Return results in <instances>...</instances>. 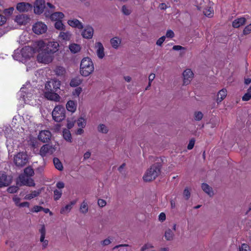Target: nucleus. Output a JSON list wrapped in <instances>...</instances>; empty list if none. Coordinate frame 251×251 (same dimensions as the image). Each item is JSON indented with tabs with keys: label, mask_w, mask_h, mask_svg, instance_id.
Masks as SVG:
<instances>
[{
	"label": "nucleus",
	"mask_w": 251,
	"mask_h": 251,
	"mask_svg": "<svg viewBox=\"0 0 251 251\" xmlns=\"http://www.w3.org/2000/svg\"><path fill=\"white\" fill-rule=\"evenodd\" d=\"M34 50L38 53L37 56V60L38 62L48 64L52 61L53 56L47 50H43L42 48H38V43L37 42L34 43Z\"/></svg>",
	"instance_id": "1"
},
{
	"label": "nucleus",
	"mask_w": 251,
	"mask_h": 251,
	"mask_svg": "<svg viewBox=\"0 0 251 251\" xmlns=\"http://www.w3.org/2000/svg\"><path fill=\"white\" fill-rule=\"evenodd\" d=\"M94 70V64L91 58L85 57L81 61L80 66V74L84 76H87Z\"/></svg>",
	"instance_id": "2"
},
{
	"label": "nucleus",
	"mask_w": 251,
	"mask_h": 251,
	"mask_svg": "<svg viewBox=\"0 0 251 251\" xmlns=\"http://www.w3.org/2000/svg\"><path fill=\"white\" fill-rule=\"evenodd\" d=\"M161 166L159 164L156 163L152 165L150 169L147 170L143 178L145 181H151L155 178L160 173Z\"/></svg>",
	"instance_id": "3"
},
{
	"label": "nucleus",
	"mask_w": 251,
	"mask_h": 251,
	"mask_svg": "<svg viewBox=\"0 0 251 251\" xmlns=\"http://www.w3.org/2000/svg\"><path fill=\"white\" fill-rule=\"evenodd\" d=\"M38 43V48H42L43 50H47L49 53L52 54L56 52L59 48V44L56 42H48L45 43L43 41L36 42Z\"/></svg>",
	"instance_id": "4"
},
{
	"label": "nucleus",
	"mask_w": 251,
	"mask_h": 251,
	"mask_svg": "<svg viewBox=\"0 0 251 251\" xmlns=\"http://www.w3.org/2000/svg\"><path fill=\"white\" fill-rule=\"evenodd\" d=\"M66 111L64 107L61 105L56 106L52 112L53 119L56 122H60L66 117Z\"/></svg>",
	"instance_id": "5"
},
{
	"label": "nucleus",
	"mask_w": 251,
	"mask_h": 251,
	"mask_svg": "<svg viewBox=\"0 0 251 251\" xmlns=\"http://www.w3.org/2000/svg\"><path fill=\"white\" fill-rule=\"evenodd\" d=\"M28 161V158L25 152H20L15 155L14 162L18 167H23Z\"/></svg>",
	"instance_id": "6"
},
{
	"label": "nucleus",
	"mask_w": 251,
	"mask_h": 251,
	"mask_svg": "<svg viewBox=\"0 0 251 251\" xmlns=\"http://www.w3.org/2000/svg\"><path fill=\"white\" fill-rule=\"evenodd\" d=\"M18 183L20 185H26L28 186H34L35 183L33 180L30 177L25 175H21L18 178Z\"/></svg>",
	"instance_id": "7"
},
{
	"label": "nucleus",
	"mask_w": 251,
	"mask_h": 251,
	"mask_svg": "<svg viewBox=\"0 0 251 251\" xmlns=\"http://www.w3.org/2000/svg\"><path fill=\"white\" fill-rule=\"evenodd\" d=\"M47 26L42 22H38L32 26L33 32L36 34H42L47 30Z\"/></svg>",
	"instance_id": "8"
},
{
	"label": "nucleus",
	"mask_w": 251,
	"mask_h": 251,
	"mask_svg": "<svg viewBox=\"0 0 251 251\" xmlns=\"http://www.w3.org/2000/svg\"><path fill=\"white\" fill-rule=\"evenodd\" d=\"M60 86V81L57 80L52 79L49 81L45 85V90H50L56 92Z\"/></svg>",
	"instance_id": "9"
},
{
	"label": "nucleus",
	"mask_w": 251,
	"mask_h": 251,
	"mask_svg": "<svg viewBox=\"0 0 251 251\" xmlns=\"http://www.w3.org/2000/svg\"><path fill=\"white\" fill-rule=\"evenodd\" d=\"M55 151V148L52 146L46 144L41 148L39 154L42 157H44L45 156L52 154Z\"/></svg>",
	"instance_id": "10"
},
{
	"label": "nucleus",
	"mask_w": 251,
	"mask_h": 251,
	"mask_svg": "<svg viewBox=\"0 0 251 251\" xmlns=\"http://www.w3.org/2000/svg\"><path fill=\"white\" fill-rule=\"evenodd\" d=\"M46 5L45 0H36L34 3V12L37 14H40L44 12Z\"/></svg>",
	"instance_id": "11"
},
{
	"label": "nucleus",
	"mask_w": 251,
	"mask_h": 251,
	"mask_svg": "<svg viewBox=\"0 0 251 251\" xmlns=\"http://www.w3.org/2000/svg\"><path fill=\"white\" fill-rule=\"evenodd\" d=\"M95 49L98 57L99 59H102L105 56L104 48L100 42H96L95 44Z\"/></svg>",
	"instance_id": "12"
},
{
	"label": "nucleus",
	"mask_w": 251,
	"mask_h": 251,
	"mask_svg": "<svg viewBox=\"0 0 251 251\" xmlns=\"http://www.w3.org/2000/svg\"><path fill=\"white\" fill-rule=\"evenodd\" d=\"M56 92L50 90H45L44 96L48 100L54 101H59L60 99V96L55 93Z\"/></svg>",
	"instance_id": "13"
},
{
	"label": "nucleus",
	"mask_w": 251,
	"mask_h": 251,
	"mask_svg": "<svg viewBox=\"0 0 251 251\" xmlns=\"http://www.w3.org/2000/svg\"><path fill=\"white\" fill-rule=\"evenodd\" d=\"M47 17L50 18L51 21H57L62 20L65 17L64 14L61 12H53L52 13L46 12Z\"/></svg>",
	"instance_id": "14"
},
{
	"label": "nucleus",
	"mask_w": 251,
	"mask_h": 251,
	"mask_svg": "<svg viewBox=\"0 0 251 251\" xmlns=\"http://www.w3.org/2000/svg\"><path fill=\"white\" fill-rule=\"evenodd\" d=\"M11 182L10 176H7L5 173H0V187L9 185Z\"/></svg>",
	"instance_id": "15"
},
{
	"label": "nucleus",
	"mask_w": 251,
	"mask_h": 251,
	"mask_svg": "<svg viewBox=\"0 0 251 251\" xmlns=\"http://www.w3.org/2000/svg\"><path fill=\"white\" fill-rule=\"evenodd\" d=\"M34 44L33 47H25L22 50V55L25 58H30L32 56L34 53H36L34 50Z\"/></svg>",
	"instance_id": "16"
},
{
	"label": "nucleus",
	"mask_w": 251,
	"mask_h": 251,
	"mask_svg": "<svg viewBox=\"0 0 251 251\" xmlns=\"http://www.w3.org/2000/svg\"><path fill=\"white\" fill-rule=\"evenodd\" d=\"M32 5L26 2H19L17 4L16 9L20 12H25L32 9Z\"/></svg>",
	"instance_id": "17"
},
{
	"label": "nucleus",
	"mask_w": 251,
	"mask_h": 251,
	"mask_svg": "<svg viewBox=\"0 0 251 251\" xmlns=\"http://www.w3.org/2000/svg\"><path fill=\"white\" fill-rule=\"evenodd\" d=\"M193 73L190 69L185 70L183 73V85H187L189 84L193 77Z\"/></svg>",
	"instance_id": "18"
},
{
	"label": "nucleus",
	"mask_w": 251,
	"mask_h": 251,
	"mask_svg": "<svg viewBox=\"0 0 251 251\" xmlns=\"http://www.w3.org/2000/svg\"><path fill=\"white\" fill-rule=\"evenodd\" d=\"M51 133L50 131L45 130L41 131L38 135V138L44 143L48 142L51 137Z\"/></svg>",
	"instance_id": "19"
},
{
	"label": "nucleus",
	"mask_w": 251,
	"mask_h": 251,
	"mask_svg": "<svg viewBox=\"0 0 251 251\" xmlns=\"http://www.w3.org/2000/svg\"><path fill=\"white\" fill-rule=\"evenodd\" d=\"M94 34V29L90 26H87L82 31L81 35L83 38L86 39H91Z\"/></svg>",
	"instance_id": "20"
},
{
	"label": "nucleus",
	"mask_w": 251,
	"mask_h": 251,
	"mask_svg": "<svg viewBox=\"0 0 251 251\" xmlns=\"http://www.w3.org/2000/svg\"><path fill=\"white\" fill-rule=\"evenodd\" d=\"M67 23L70 26L74 28H77L79 29H82L83 28L82 23L76 19L69 20Z\"/></svg>",
	"instance_id": "21"
},
{
	"label": "nucleus",
	"mask_w": 251,
	"mask_h": 251,
	"mask_svg": "<svg viewBox=\"0 0 251 251\" xmlns=\"http://www.w3.org/2000/svg\"><path fill=\"white\" fill-rule=\"evenodd\" d=\"M15 21L19 25H25L29 21V18L25 14H19L16 17Z\"/></svg>",
	"instance_id": "22"
},
{
	"label": "nucleus",
	"mask_w": 251,
	"mask_h": 251,
	"mask_svg": "<svg viewBox=\"0 0 251 251\" xmlns=\"http://www.w3.org/2000/svg\"><path fill=\"white\" fill-rule=\"evenodd\" d=\"M72 34L69 31L65 30L61 31L59 34V38L64 41H70L72 38Z\"/></svg>",
	"instance_id": "23"
},
{
	"label": "nucleus",
	"mask_w": 251,
	"mask_h": 251,
	"mask_svg": "<svg viewBox=\"0 0 251 251\" xmlns=\"http://www.w3.org/2000/svg\"><path fill=\"white\" fill-rule=\"evenodd\" d=\"M118 250V251H132V248L128 244H120L114 247L112 250Z\"/></svg>",
	"instance_id": "24"
},
{
	"label": "nucleus",
	"mask_w": 251,
	"mask_h": 251,
	"mask_svg": "<svg viewBox=\"0 0 251 251\" xmlns=\"http://www.w3.org/2000/svg\"><path fill=\"white\" fill-rule=\"evenodd\" d=\"M76 203V200H74L70 202V203L66 205L65 207H62L60 210V213L62 214H66L68 213L72 209L73 206Z\"/></svg>",
	"instance_id": "25"
},
{
	"label": "nucleus",
	"mask_w": 251,
	"mask_h": 251,
	"mask_svg": "<svg viewBox=\"0 0 251 251\" xmlns=\"http://www.w3.org/2000/svg\"><path fill=\"white\" fill-rule=\"evenodd\" d=\"M246 22V18L241 17L234 20L232 22V26L234 28H238L244 25Z\"/></svg>",
	"instance_id": "26"
},
{
	"label": "nucleus",
	"mask_w": 251,
	"mask_h": 251,
	"mask_svg": "<svg viewBox=\"0 0 251 251\" xmlns=\"http://www.w3.org/2000/svg\"><path fill=\"white\" fill-rule=\"evenodd\" d=\"M201 189L209 196L212 197L214 195V192L212 187L206 183H203L201 184Z\"/></svg>",
	"instance_id": "27"
},
{
	"label": "nucleus",
	"mask_w": 251,
	"mask_h": 251,
	"mask_svg": "<svg viewBox=\"0 0 251 251\" xmlns=\"http://www.w3.org/2000/svg\"><path fill=\"white\" fill-rule=\"evenodd\" d=\"M226 95H227V91L226 89H222V90L219 91L217 94V99H216V101H217V103H219V102H221L226 98Z\"/></svg>",
	"instance_id": "28"
},
{
	"label": "nucleus",
	"mask_w": 251,
	"mask_h": 251,
	"mask_svg": "<svg viewBox=\"0 0 251 251\" xmlns=\"http://www.w3.org/2000/svg\"><path fill=\"white\" fill-rule=\"evenodd\" d=\"M66 106L69 111L74 113L76 109L77 104L74 101L70 100L67 102Z\"/></svg>",
	"instance_id": "29"
},
{
	"label": "nucleus",
	"mask_w": 251,
	"mask_h": 251,
	"mask_svg": "<svg viewBox=\"0 0 251 251\" xmlns=\"http://www.w3.org/2000/svg\"><path fill=\"white\" fill-rule=\"evenodd\" d=\"M42 189L34 190L31 191L29 194H27L25 197V200H31L38 196L41 193Z\"/></svg>",
	"instance_id": "30"
},
{
	"label": "nucleus",
	"mask_w": 251,
	"mask_h": 251,
	"mask_svg": "<svg viewBox=\"0 0 251 251\" xmlns=\"http://www.w3.org/2000/svg\"><path fill=\"white\" fill-rule=\"evenodd\" d=\"M88 203L86 200H84L80 204L79 211L80 213L86 214L88 212Z\"/></svg>",
	"instance_id": "31"
},
{
	"label": "nucleus",
	"mask_w": 251,
	"mask_h": 251,
	"mask_svg": "<svg viewBox=\"0 0 251 251\" xmlns=\"http://www.w3.org/2000/svg\"><path fill=\"white\" fill-rule=\"evenodd\" d=\"M110 42L112 47L113 48L117 49L118 48L121 43V39L119 37H115L112 38Z\"/></svg>",
	"instance_id": "32"
},
{
	"label": "nucleus",
	"mask_w": 251,
	"mask_h": 251,
	"mask_svg": "<svg viewBox=\"0 0 251 251\" xmlns=\"http://www.w3.org/2000/svg\"><path fill=\"white\" fill-rule=\"evenodd\" d=\"M97 130L100 133L107 134L109 131V128L106 125L100 124L97 126Z\"/></svg>",
	"instance_id": "33"
},
{
	"label": "nucleus",
	"mask_w": 251,
	"mask_h": 251,
	"mask_svg": "<svg viewBox=\"0 0 251 251\" xmlns=\"http://www.w3.org/2000/svg\"><path fill=\"white\" fill-rule=\"evenodd\" d=\"M164 237L166 240L172 241L174 237V232L171 229H167L164 233Z\"/></svg>",
	"instance_id": "34"
},
{
	"label": "nucleus",
	"mask_w": 251,
	"mask_h": 251,
	"mask_svg": "<svg viewBox=\"0 0 251 251\" xmlns=\"http://www.w3.org/2000/svg\"><path fill=\"white\" fill-rule=\"evenodd\" d=\"M55 6L50 2H48L46 4V8H45L44 12V15L47 17L46 12H49L52 13L55 11Z\"/></svg>",
	"instance_id": "35"
},
{
	"label": "nucleus",
	"mask_w": 251,
	"mask_h": 251,
	"mask_svg": "<svg viewBox=\"0 0 251 251\" xmlns=\"http://www.w3.org/2000/svg\"><path fill=\"white\" fill-rule=\"evenodd\" d=\"M82 82V79L79 77H75L72 79L70 85L72 87H77Z\"/></svg>",
	"instance_id": "36"
},
{
	"label": "nucleus",
	"mask_w": 251,
	"mask_h": 251,
	"mask_svg": "<svg viewBox=\"0 0 251 251\" xmlns=\"http://www.w3.org/2000/svg\"><path fill=\"white\" fill-rule=\"evenodd\" d=\"M69 49L72 53H75L80 50L81 47L80 45L74 43L69 46Z\"/></svg>",
	"instance_id": "37"
},
{
	"label": "nucleus",
	"mask_w": 251,
	"mask_h": 251,
	"mask_svg": "<svg viewBox=\"0 0 251 251\" xmlns=\"http://www.w3.org/2000/svg\"><path fill=\"white\" fill-rule=\"evenodd\" d=\"M191 188L186 187L183 192V197L185 200H188L191 196Z\"/></svg>",
	"instance_id": "38"
},
{
	"label": "nucleus",
	"mask_w": 251,
	"mask_h": 251,
	"mask_svg": "<svg viewBox=\"0 0 251 251\" xmlns=\"http://www.w3.org/2000/svg\"><path fill=\"white\" fill-rule=\"evenodd\" d=\"M55 74L58 76H62L65 75L66 73L65 69L61 66H57L54 70Z\"/></svg>",
	"instance_id": "39"
},
{
	"label": "nucleus",
	"mask_w": 251,
	"mask_h": 251,
	"mask_svg": "<svg viewBox=\"0 0 251 251\" xmlns=\"http://www.w3.org/2000/svg\"><path fill=\"white\" fill-rule=\"evenodd\" d=\"M63 138L70 142H72V136L70 131L68 129H64L63 131Z\"/></svg>",
	"instance_id": "40"
},
{
	"label": "nucleus",
	"mask_w": 251,
	"mask_h": 251,
	"mask_svg": "<svg viewBox=\"0 0 251 251\" xmlns=\"http://www.w3.org/2000/svg\"><path fill=\"white\" fill-rule=\"evenodd\" d=\"M53 161V163H54V165L55 168L57 170H58L59 171H62L63 170V167L62 164L60 162V161L59 160V159L58 158H54Z\"/></svg>",
	"instance_id": "41"
},
{
	"label": "nucleus",
	"mask_w": 251,
	"mask_h": 251,
	"mask_svg": "<svg viewBox=\"0 0 251 251\" xmlns=\"http://www.w3.org/2000/svg\"><path fill=\"white\" fill-rule=\"evenodd\" d=\"M54 27L56 29L62 31L65 30V26L62 23L61 20L59 21H56L54 24Z\"/></svg>",
	"instance_id": "42"
},
{
	"label": "nucleus",
	"mask_w": 251,
	"mask_h": 251,
	"mask_svg": "<svg viewBox=\"0 0 251 251\" xmlns=\"http://www.w3.org/2000/svg\"><path fill=\"white\" fill-rule=\"evenodd\" d=\"M77 124L79 127L84 128L86 125V120L83 117H80L77 120Z\"/></svg>",
	"instance_id": "43"
},
{
	"label": "nucleus",
	"mask_w": 251,
	"mask_h": 251,
	"mask_svg": "<svg viewBox=\"0 0 251 251\" xmlns=\"http://www.w3.org/2000/svg\"><path fill=\"white\" fill-rule=\"evenodd\" d=\"M24 173L25 174V175L30 177L34 175V172L33 169L31 167H28L25 169Z\"/></svg>",
	"instance_id": "44"
},
{
	"label": "nucleus",
	"mask_w": 251,
	"mask_h": 251,
	"mask_svg": "<svg viewBox=\"0 0 251 251\" xmlns=\"http://www.w3.org/2000/svg\"><path fill=\"white\" fill-rule=\"evenodd\" d=\"M204 14L208 17H211L213 15V10L210 7H208L204 9Z\"/></svg>",
	"instance_id": "45"
},
{
	"label": "nucleus",
	"mask_w": 251,
	"mask_h": 251,
	"mask_svg": "<svg viewBox=\"0 0 251 251\" xmlns=\"http://www.w3.org/2000/svg\"><path fill=\"white\" fill-rule=\"evenodd\" d=\"M203 115L201 111H196L194 113V118L196 121H200L203 118Z\"/></svg>",
	"instance_id": "46"
},
{
	"label": "nucleus",
	"mask_w": 251,
	"mask_h": 251,
	"mask_svg": "<svg viewBox=\"0 0 251 251\" xmlns=\"http://www.w3.org/2000/svg\"><path fill=\"white\" fill-rule=\"evenodd\" d=\"M39 232L41 234L40 241H43L46 235V228L44 225H42L41 228L39 229Z\"/></svg>",
	"instance_id": "47"
},
{
	"label": "nucleus",
	"mask_w": 251,
	"mask_h": 251,
	"mask_svg": "<svg viewBox=\"0 0 251 251\" xmlns=\"http://www.w3.org/2000/svg\"><path fill=\"white\" fill-rule=\"evenodd\" d=\"M53 194L54 200L55 201H57L61 198L62 194V192L61 190L56 189L54 190Z\"/></svg>",
	"instance_id": "48"
},
{
	"label": "nucleus",
	"mask_w": 251,
	"mask_h": 251,
	"mask_svg": "<svg viewBox=\"0 0 251 251\" xmlns=\"http://www.w3.org/2000/svg\"><path fill=\"white\" fill-rule=\"evenodd\" d=\"M155 77V75L154 73L151 74L149 76V83L148 86L145 88L146 90H149L151 86V82Z\"/></svg>",
	"instance_id": "49"
},
{
	"label": "nucleus",
	"mask_w": 251,
	"mask_h": 251,
	"mask_svg": "<svg viewBox=\"0 0 251 251\" xmlns=\"http://www.w3.org/2000/svg\"><path fill=\"white\" fill-rule=\"evenodd\" d=\"M122 11L125 15H129L131 12V10L126 5H123L122 6Z\"/></svg>",
	"instance_id": "50"
},
{
	"label": "nucleus",
	"mask_w": 251,
	"mask_h": 251,
	"mask_svg": "<svg viewBox=\"0 0 251 251\" xmlns=\"http://www.w3.org/2000/svg\"><path fill=\"white\" fill-rule=\"evenodd\" d=\"M243 33V34L245 35H248V34H250V33H251V23L250 25H247L244 28Z\"/></svg>",
	"instance_id": "51"
},
{
	"label": "nucleus",
	"mask_w": 251,
	"mask_h": 251,
	"mask_svg": "<svg viewBox=\"0 0 251 251\" xmlns=\"http://www.w3.org/2000/svg\"><path fill=\"white\" fill-rule=\"evenodd\" d=\"M14 9L13 7H10L7 9H5L3 11V13L5 15L10 16L13 13Z\"/></svg>",
	"instance_id": "52"
},
{
	"label": "nucleus",
	"mask_w": 251,
	"mask_h": 251,
	"mask_svg": "<svg viewBox=\"0 0 251 251\" xmlns=\"http://www.w3.org/2000/svg\"><path fill=\"white\" fill-rule=\"evenodd\" d=\"M19 188L17 186H13L9 187L7 189V191L10 193H14L18 191Z\"/></svg>",
	"instance_id": "53"
},
{
	"label": "nucleus",
	"mask_w": 251,
	"mask_h": 251,
	"mask_svg": "<svg viewBox=\"0 0 251 251\" xmlns=\"http://www.w3.org/2000/svg\"><path fill=\"white\" fill-rule=\"evenodd\" d=\"M239 251H250V248L248 245L242 244L239 249Z\"/></svg>",
	"instance_id": "54"
},
{
	"label": "nucleus",
	"mask_w": 251,
	"mask_h": 251,
	"mask_svg": "<svg viewBox=\"0 0 251 251\" xmlns=\"http://www.w3.org/2000/svg\"><path fill=\"white\" fill-rule=\"evenodd\" d=\"M251 98V92L248 91L242 97V100L243 101H248Z\"/></svg>",
	"instance_id": "55"
},
{
	"label": "nucleus",
	"mask_w": 251,
	"mask_h": 251,
	"mask_svg": "<svg viewBox=\"0 0 251 251\" xmlns=\"http://www.w3.org/2000/svg\"><path fill=\"white\" fill-rule=\"evenodd\" d=\"M98 204L100 207H103L106 204V201L101 199H99L98 200Z\"/></svg>",
	"instance_id": "56"
},
{
	"label": "nucleus",
	"mask_w": 251,
	"mask_h": 251,
	"mask_svg": "<svg viewBox=\"0 0 251 251\" xmlns=\"http://www.w3.org/2000/svg\"><path fill=\"white\" fill-rule=\"evenodd\" d=\"M174 36L175 34L173 31L171 29H169L167 31L166 35L165 36H166V38L167 37L172 38L174 37Z\"/></svg>",
	"instance_id": "57"
},
{
	"label": "nucleus",
	"mask_w": 251,
	"mask_h": 251,
	"mask_svg": "<svg viewBox=\"0 0 251 251\" xmlns=\"http://www.w3.org/2000/svg\"><path fill=\"white\" fill-rule=\"evenodd\" d=\"M166 39V36H163L159 38L156 41V45L159 46H161L163 43L164 42Z\"/></svg>",
	"instance_id": "58"
},
{
	"label": "nucleus",
	"mask_w": 251,
	"mask_h": 251,
	"mask_svg": "<svg viewBox=\"0 0 251 251\" xmlns=\"http://www.w3.org/2000/svg\"><path fill=\"white\" fill-rule=\"evenodd\" d=\"M153 246L151 244H146L141 248V251H145L147 249L153 248Z\"/></svg>",
	"instance_id": "59"
},
{
	"label": "nucleus",
	"mask_w": 251,
	"mask_h": 251,
	"mask_svg": "<svg viewBox=\"0 0 251 251\" xmlns=\"http://www.w3.org/2000/svg\"><path fill=\"white\" fill-rule=\"evenodd\" d=\"M195 141L194 139H192L189 141V143L187 146V149L188 150H191L193 148L194 145H195Z\"/></svg>",
	"instance_id": "60"
},
{
	"label": "nucleus",
	"mask_w": 251,
	"mask_h": 251,
	"mask_svg": "<svg viewBox=\"0 0 251 251\" xmlns=\"http://www.w3.org/2000/svg\"><path fill=\"white\" fill-rule=\"evenodd\" d=\"M42 209H43V207L40 206L35 205L34 206L32 209V211L34 212H38L42 210Z\"/></svg>",
	"instance_id": "61"
},
{
	"label": "nucleus",
	"mask_w": 251,
	"mask_h": 251,
	"mask_svg": "<svg viewBox=\"0 0 251 251\" xmlns=\"http://www.w3.org/2000/svg\"><path fill=\"white\" fill-rule=\"evenodd\" d=\"M158 220L159 221L162 222L166 220V215L164 213H161L158 216Z\"/></svg>",
	"instance_id": "62"
},
{
	"label": "nucleus",
	"mask_w": 251,
	"mask_h": 251,
	"mask_svg": "<svg viewBox=\"0 0 251 251\" xmlns=\"http://www.w3.org/2000/svg\"><path fill=\"white\" fill-rule=\"evenodd\" d=\"M111 243V241L109 239H105V240L101 241L100 242L101 244L103 246H107L109 245Z\"/></svg>",
	"instance_id": "63"
},
{
	"label": "nucleus",
	"mask_w": 251,
	"mask_h": 251,
	"mask_svg": "<svg viewBox=\"0 0 251 251\" xmlns=\"http://www.w3.org/2000/svg\"><path fill=\"white\" fill-rule=\"evenodd\" d=\"M82 88L81 87H77L75 89L73 94L74 95H76L77 96H78L80 95V94L81 93V92H82Z\"/></svg>",
	"instance_id": "64"
}]
</instances>
